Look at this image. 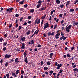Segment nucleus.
I'll return each instance as SVG.
<instances>
[{
  "label": "nucleus",
  "instance_id": "nucleus-1",
  "mask_svg": "<svg viewBox=\"0 0 78 78\" xmlns=\"http://www.w3.org/2000/svg\"><path fill=\"white\" fill-rule=\"evenodd\" d=\"M42 2H44V0L42 1V0H39L37 2L38 3L37 6V8H39L40 7V6H41V3H42Z\"/></svg>",
  "mask_w": 78,
  "mask_h": 78
},
{
  "label": "nucleus",
  "instance_id": "nucleus-2",
  "mask_svg": "<svg viewBox=\"0 0 78 78\" xmlns=\"http://www.w3.org/2000/svg\"><path fill=\"white\" fill-rule=\"evenodd\" d=\"M40 23V19L38 20V18H37V19H36V20H35V21L34 25H36V24H37V25H38Z\"/></svg>",
  "mask_w": 78,
  "mask_h": 78
},
{
  "label": "nucleus",
  "instance_id": "nucleus-3",
  "mask_svg": "<svg viewBox=\"0 0 78 78\" xmlns=\"http://www.w3.org/2000/svg\"><path fill=\"white\" fill-rule=\"evenodd\" d=\"M72 27V25H70L68 26V27H66V32H70V29H71V27Z\"/></svg>",
  "mask_w": 78,
  "mask_h": 78
},
{
  "label": "nucleus",
  "instance_id": "nucleus-4",
  "mask_svg": "<svg viewBox=\"0 0 78 78\" xmlns=\"http://www.w3.org/2000/svg\"><path fill=\"white\" fill-rule=\"evenodd\" d=\"M48 24V22L45 23V24L44 25H45V26L44 27V29H46V28H47L50 27V26H49V24Z\"/></svg>",
  "mask_w": 78,
  "mask_h": 78
},
{
  "label": "nucleus",
  "instance_id": "nucleus-5",
  "mask_svg": "<svg viewBox=\"0 0 78 78\" xmlns=\"http://www.w3.org/2000/svg\"><path fill=\"white\" fill-rule=\"evenodd\" d=\"M61 34V33H57L56 34H55V39H58L59 38V37H58Z\"/></svg>",
  "mask_w": 78,
  "mask_h": 78
},
{
  "label": "nucleus",
  "instance_id": "nucleus-6",
  "mask_svg": "<svg viewBox=\"0 0 78 78\" xmlns=\"http://www.w3.org/2000/svg\"><path fill=\"white\" fill-rule=\"evenodd\" d=\"M19 59H18V58H16L15 60V63L16 64H18V63L19 62Z\"/></svg>",
  "mask_w": 78,
  "mask_h": 78
},
{
  "label": "nucleus",
  "instance_id": "nucleus-7",
  "mask_svg": "<svg viewBox=\"0 0 78 78\" xmlns=\"http://www.w3.org/2000/svg\"><path fill=\"white\" fill-rule=\"evenodd\" d=\"M11 56V55L6 54L5 55V58H9Z\"/></svg>",
  "mask_w": 78,
  "mask_h": 78
},
{
  "label": "nucleus",
  "instance_id": "nucleus-8",
  "mask_svg": "<svg viewBox=\"0 0 78 78\" xmlns=\"http://www.w3.org/2000/svg\"><path fill=\"white\" fill-rule=\"evenodd\" d=\"M25 46V44L24 43H22V46L21 47V49H24L25 48L24 46Z\"/></svg>",
  "mask_w": 78,
  "mask_h": 78
},
{
  "label": "nucleus",
  "instance_id": "nucleus-9",
  "mask_svg": "<svg viewBox=\"0 0 78 78\" xmlns=\"http://www.w3.org/2000/svg\"><path fill=\"white\" fill-rule=\"evenodd\" d=\"M30 33H31V31L29 30H28V32H26L27 35H29L30 34Z\"/></svg>",
  "mask_w": 78,
  "mask_h": 78
},
{
  "label": "nucleus",
  "instance_id": "nucleus-10",
  "mask_svg": "<svg viewBox=\"0 0 78 78\" xmlns=\"http://www.w3.org/2000/svg\"><path fill=\"white\" fill-rule=\"evenodd\" d=\"M7 44H8V42H5L3 43V46L5 47Z\"/></svg>",
  "mask_w": 78,
  "mask_h": 78
},
{
  "label": "nucleus",
  "instance_id": "nucleus-11",
  "mask_svg": "<svg viewBox=\"0 0 78 78\" xmlns=\"http://www.w3.org/2000/svg\"><path fill=\"white\" fill-rule=\"evenodd\" d=\"M56 3L57 4H60L61 3V2L59 0H56Z\"/></svg>",
  "mask_w": 78,
  "mask_h": 78
},
{
  "label": "nucleus",
  "instance_id": "nucleus-12",
  "mask_svg": "<svg viewBox=\"0 0 78 78\" xmlns=\"http://www.w3.org/2000/svg\"><path fill=\"white\" fill-rule=\"evenodd\" d=\"M24 57L25 58L27 56V51H26L24 52Z\"/></svg>",
  "mask_w": 78,
  "mask_h": 78
},
{
  "label": "nucleus",
  "instance_id": "nucleus-13",
  "mask_svg": "<svg viewBox=\"0 0 78 78\" xmlns=\"http://www.w3.org/2000/svg\"><path fill=\"white\" fill-rule=\"evenodd\" d=\"M39 30H37V32H36V31H35V32H34V33L33 34L34 35H37V34H38V33L39 32Z\"/></svg>",
  "mask_w": 78,
  "mask_h": 78
},
{
  "label": "nucleus",
  "instance_id": "nucleus-14",
  "mask_svg": "<svg viewBox=\"0 0 78 78\" xmlns=\"http://www.w3.org/2000/svg\"><path fill=\"white\" fill-rule=\"evenodd\" d=\"M24 62H26V63H28V60H27V57H26L24 59Z\"/></svg>",
  "mask_w": 78,
  "mask_h": 78
},
{
  "label": "nucleus",
  "instance_id": "nucleus-15",
  "mask_svg": "<svg viewBox=\"0 0 78 78\" xmlns=\"http://www.w3.org/2000/svg\"><path fill=\"white\" fill-rule=\"evenodd\" d=\"M53 55V53H51L50 55V58H51L52 57Z\"/></svg>",
  "mask_w": 78,
  "mask_h": 78
},
{
  "label": "nucleus",
  "instance_id": "nucleus-16",
  "mask_svg": "<svg viewBox=\"0 0 78 78\" xmlns=\"http://www.w3.org/2000/svg\"><path fill=\"white\" fill-rule=\"evenodd\" d=\"M62 66V65L61 64H58V65H57V66L58 67H61Z\"/></svg>",
  "mask_w": 78,
  "mask_h": 78
},
{
  "label": "nucleus",
  "instance_id": "nucleus-17",
  "mask_svg": "<svg viewBox=\"0 0 78 78\" xmlns=\"http://www.w3.org/2000/svg\"><path fill=\"white\" fill-rule=\"evenodd\" d=\"M21 40H22V41H24L25 40V37H23L21 38Z\"/></svg>",
  "mask_w": 78,
  "mask_h": 78
},
{
  "label": "nucleus",
  "instance_id": "nucleus-18",
  "mask_svg": "<svg viewBox=\"0 0 78 78\" xmlns=\"http://www.w3.org/2000/svg\"><path fill=\"white\" fill-rule=\"evenodd\" d=\"M23 3H24V1H23L20 2V5H23Z\"/></svg>",
  "mask_w": 78,
  "mask_h": 78
},
{
  "label": "nucleus",
  "instance_id": "nucleus-19",
  "mask_svg": "<svg viewBox=\"0 0 78 78\" xmlns=\"http://www.w3.org/2000/svg\"><path fill=\"white\" fill-rule=\"evenodd\" d=\"M47 9L46 7H43V8H41V10H45Z\"/></svg>",
  "mask_w": 78,
  "mask_h": 78
},
{
  "label": "nucleus",
  "instance_id": "nucleus-20",
  "mask_svg": "<svg viewBox=\"0 0 78 78\" xmlns=\"http://www.w3.org/2000/svg\"><path fill=\"white\" fill-rule=\"evenodd\" d=\"M49 73L50 75H51V74H52L53 73V71H49Z\"/></svg>",
  "mask_w": 78,
  "mask_h": 78
},
{
  "label": "nucleus",
  "instance_id": "nucleus-21",
  "mask_svg": "<svg viewBox=\"0 0 78 78\" xmlns=\"http://www.w3.org/2000/svg\"><path fill=\"white\" fill-rule=\"evenodd\" d=\"M56 10H53V11H51V15H52V14H53V12H55Z\"/></svg>",
  "mask_w": 78,
  "mask_h": 78
},
{
  "label": "nucleus",
  "instance_id": "nucleus-22",
  "mask_svg": "<svg viewBox=\"0 0 78 78\" xmlns=\"http://www.w3.org/2000/svg\"><path fill=\"white\" fill-rule=\"evenodd\" d=\"M48 69V67H44V70H47Z\"/></svg>",
  "mask_w": 78,
  "mask_h": 78
},
{
  "label": "nucleus",
  "instance_id": "nucleus-23",
  "mask_svg": "<svg viewBox=\"0 0 78 78\" xmlns=\"http://www.w3.org/2000/svg\"><path fill=\"white\" fill-rule=\"evenodd\" d=\"M21 74H23L24 73V71L23 70H21Z\"/></svg>",
  "mask_w": 78,
  "mask_h": 78
},
{
  "label": "nucleus",
  "instance_id": "nucleus-24",
  "mask_svg": "<svg viewBox=\"0 0 78 78\" xmlns=\"http://www.w3.org/2000/svg\"><path fill=\"white\" fill-rule=\"evenodd\" d=\"M14 9V8H10L9 9H7V10H13Z\"/></svg>",
  "mask_w": 78,
  "mask_h": 78
},
{
  "label": "nucleus",
  "instance_id": "nucleus-25",
  "mask_svg": "<svg viewBox=\"0 0 78 78\" xmlns=\"http://www.w3.org/2000/svg\"><path fill=\"white\" fill-rule=\"evenodd\" d=\"M57 27V24L55 25L54 27L53 28V29L55 30Z\"/></svg>",
  "mask_w": 78,
  "mask_h": 78
},
{
  "label": "nucleus",
  "instance_id": "nucleus-26",
  "mask_svg": "<svg viewBox=\"0 0 78 78\" xmlns=\"http://www.w3.org/2000/svg\"><path fill=\"white\" fill-rule=\"evenodd\" d=\"M46 16V14L45 16H43L42 17H41V19H42L45 18V17Z\"/></svg>",
  "mask_w": 78,
  "mask_h": 78
},
{
  "label": "nucleus",
  "instance_id": "nucleus-27",
  "mask_svg": "<svg viewBox=\"0 0 78 78\" xmlns=\"http://www.w3.org/2000/svg\"><path fill=\"white\" fill-rule=\"evenodd\" d=\"M19 73V70H18L16 71V75L18 74Z\"/></svg>",
  "mask_w": 78,
  "mask_h": 78
},
{
  "label": "nucleus",
  "instance_id": "nucleus-28",
  "mask_svg": "<svg viewBox=\"0 0 78 78\" xmlns=\"http://www.w3.org/2000/svg\"><path fill=\"white\" fill-rule=\"evenodd\" d=\"M51 63L49 61H48L47 62V65H48V66L50 65Z\"/></svg>",
  "mask_w": 78,
  "mask_h": 78
},
{
  "label": "nucleus",
  "instance_id": "nucleus-29",
  "mask_svg": "<svg viewBox=\"0 0 78 78\" xmlns=\"http://www.w3.org/2000/svg\"><path fill=\"white\" fill-rule=\"evenodd\" d=\"M10 75V74L8 73L6 74V77H7V78H9V75Z\"/></svg>",
  "mask_w": 78,
  "mask_h": 78
},
{
  "label": "nucleus",
  "instance_id": "nucleus-30",
  "mask_svg": "<svg viewBox=\"0 0 78 78\" xmlns=\"http://www.w3.org/2000/svg\"><path fill=\"white\" fill-rule=\"evenodd\" d=\"M12 10H6V12H9L10 13L11 12H12Z\"/></svg>",
  "mask_w": 78,
  "mask_h": 78
},
{
  "label": "nucleus",
  "instance_id": "nucleus-31",
  "mask_svg": "<svg viewBox=\"0 0 78 78\" xmlns=\"http://www.w3.org/2000/svg\"><path fill=\"white\" fill-rule=\"evenodd\" d=\"M3 51H5L6 50V48L5 47L3 48Z\"/></svg>",
  "mask_w": 78,
  "mask_h": 78
},
{
  "label": "nucleus",
  "instance_id": "nucleus-32",
  "mask_svg": "<svg viewBox=\"0 0 78 78\" xmlns=\"http://www.w3.org/2000/svg\"><path fill=\"white\" fill-rule=\"evenodd\" d=\"M23 17H21V18L20 20V22H22V20H23Z\"/></svg>",
  "mask_w": 78,
  "mask_h": 78
},
{
  "label": "nucleus",
  "instance_id": "nucleus-33",
  "mask_svg": "<svg viewBox=\"0 0 78 78\" xmlns=\"http://www.w3.org/2000/svg\"><path fill=\"white\" fill-rule=\"evenodd\" d=\"M74 25H78V22H76V23H73Z\"/></svg>",
  "mask_w": 78,
  "mask_h": 78
},
{
  "label": "nucleus",
  "instance_id": "nucleus-34",
  "mask_svg": "<svg viewBox=\"0 0 78 78\" xmlns=\"http://www.w3.org/2000/svg\"><path fill=\"white\" fill-rule=\"evenodd\" d=\"M43 35L44 36V37H46V36H47V35H46L45 33H44L43 34Z\"/></svg>",
  "mask_w": 78,
  "mask_h": 78
},
{
  "label": "nucleus",
  "instance_id": "nucleus-35",
  "mask_svg": "<svg viewBox=\"0 0 78 78\" xmlns=\"http://www.w3.org/2000/svg\"><path fill=\"white\" fill-rule=\"evenodd\" d=\"M47 34L48 35V36H50L51 34V32H48V34Z\"/></svg>",
  "mask_w": 78,
  "mask_h": 78
},
{
  "label": "nucleus",
  "instance_id": "nucleus-36",
  "mask_svg": "<svg viewBox=\"0 0 78 78\" xmlns=\"http://www.w3.org/2000/svg\"><path fill=\"white\" fill-rule=\"evenodd\" d=\"M66 56H67V57H68L69 58H70V57H71V56H70V55H69V54H67L66 55Z\"/></svg>",
  "mask_w": 78,
  "mask_h": 78
},
{
  "label": "nucleus",
  "instance_id": "nucleus-37",
  "mask_svg": "<svg viewBox=\"0 0 78 78\" xmlns=\"http://www.w3.org/2000/svg\"><path fill=\"white\" fill-rule=\"evenodd\" d=\"M43 22H44V21L42 20V21H41V24H40L41 27V26H42V24H43Z\"/></svg>",
  "mask_w": 78,
  "mask_h": 78
},
{
  "label": "nucleus",
  "instance_id": "nucleus-38",
  "mask_svg": "<svg viewBox=\"0 0 78 78\" xmlns=\"http://www.w3.org/2000/svg\"><path fill=\"white\" fill-rule=\"evenodd\" d=\"M21 28V26H19V27H18V30H20Z\"/></svg>",
  "mask_w": 78,
  "mask_h": 78
},
{
  "label": "nucleus",
  "instance_id": "nucleus-39",
  "mask_svg": "<svg viewBox=\"0 0 78 78\" xmlns=\"http://www.w3.org/2000/svg\"><path fill=\"white\" fill-rule=\"evenodd\" d=\"M19 16V15H18V14H16L15 15V16L16 17H18V16Z\"/></svg>",
  "mask_w": 78,
  "mask_h": 78
},
{
  "label": "nucleus",
  "instance_id": "nucleus-40",
  "mask_svg": "<svg viewBox=\"0 0 78 78\" xmlns=\"http://www.w3.org/2000/svg\"><path fill=\"white\" fill-rule=\"evenodd\" d=\"M67 50H68V48L67 47H65V48H64V50L65 51H67Z\"/></svg>",
  "mask_w": 78,
  "mask_h": 78
},
{
  "label": "nucleus",
  "instance_id": "nucleus-41",
  "mask_svg": "<svg viewBox=\"0 0 78 78\" xmlns=\"http://www.w3.org/2000/svg\"><path fill=\"white\" fill-rule=\"evenodd\" d=\"M28 18L29 19H30L32 18V16H29L28 17Z\"/></svg>",
  "mask_w": 78,
  "mask_h": 78
},
{
  "label": "nucleus",
  "instance_id": "nucleus-42",
  "mask_svg": "<svg viewBox=\"0 0 78 78\" xmlns=\"http://www.w3.org/2000/svg\"><path fill=\"white\" fill-rule=\"evenodd\" d=\"M64 35V34L63 33V32H61V36H63Z\"/></svg>",
  "mask_w": 78,
  "mask_h": 78
},
{
  "label": "nucleus",
  "instance_id": "nucleus-43",
  "mask_svg": "<svg viewBox=\"0 0 78 78\" xmlns=\"http://www.w3.org/2000/svg\"><path fill=\"white\" fill-rule=\"evenodd\" d=\"M67 37H63V40H66V39H67Z\"/></svg>",
  "mask_w": 78,
  "mask_h": 78
},
{
  "label": "nucleus",
  "instance_id": "nucleus-44",
  "mask_svg": "<svg viewBox=\"0 0 78 78\" xmlns=\"http://www.w3.org/2000/svg\"><path fill=\"white\" fill-rule=\"evenodd\" d=\"M8 62H6V64H5V66H6V67H8Z\"/></svg>",
  "mask_w": 78,
  "mask_h": 78
},
{
  "label": "nucleus",
  "instance_id": "nucleus-45",
  "mask_svg": "<svg viewBox=\"0 0 78 78\" xmlns=\"http://www.w3.org/2000/svg\"><path fill=\"white\" fill-rule=\"evenodd\" d=\"M60 7L61 8H63L64 7V5L62 4L61 5H60Z\"/></svg>",
  "mask_w": 78,
  "mask_h": 78
},
{
  "label": "nucleus",
  "instance_id": "nucleus-46",
  "mask_svg": "<svg viewBox=\"0 0 78 78\" xmlns=\"http://www.w3.org/2000/svg\"><path fill=\"white\" fill-rule=\"evenodd\" d=\"M74 48H75L74 47V46L72 47V48H71L72 50H73L74 49Z\"/></svg>",
  "mask_w": 78,
  "mask_h": 78
},
{
  "label": "nucleus",
  "instance_id": "nucleus-47",
  "mask_svg": "<svg viewBox=\"0 0 78 78\" xmlns=\"http://www.w3.org/2000/svg\"><path fill=\"white\" fill-rule=\"evenodd\" d=\"M33 41V40L31 41V43H32V45H33V44H34V41Z\"/></svg>",
  "mask_w": 78,
  "mask_h": 78
},
{
  "label": "nucleus",
  "instance_id": "nucleus-48",
  "mask_svg": "<svg viewBox=\"0 0 78 78\" xmlns=\"http://www.w3.org/2000/svg\"><path fill=\"white\" fill-rule=\"evenodd\" d=\"M45 73L46 75H48V72H46Z\"/></svg>",
  "mask_w": 78,
  "mask_h": 78
},
{
  "label": "nucleus",
  "instance_id": "nucleus-49",
  "mask_svg": "<svg viewBox=\"0 0 78 78\" xmlns=\"http://www.w3.org/2000/svg\"><path fill=\"white\" fill-rule=\"evenodd\" d=\"M24 6L25 8H27V7H28V5H27V4H25L24 5Z\"/></svg>",
  "mask_w": 78,
  "mask_h": 78
},
{
  "label": "nucleus",
  "instance_id": "nucleus-50",
  "mask_svg": "<svg viewBox=\"0 0 78 78\" xmlns=\"http://www.w3.org/2000/svg\"><path fill=\"white\" fill-rule=\"evenodd\" d=\"M16 51H17L18 52H19V51H20V49H17V50H16Z\"/></svg>",
  "mask_w": 78,
  "mask_h": 78
},
{
  "label": "nucleus",
  "instance_id": "nucleus-51",
  "mask_svg": "<svg viewBox=\"0 0 78 78\" xmlns=\"http://www.w3.org/2000/svg\"><path fill=\"white\" fill-rule=\"evenodd\" d=\"M2 40H3V38H0V42H2Z\"/></svg>",
  "mask_w": 78,
  "mask_h": 78
},
{
  "label": "nucleus",
  "instance_id": "nucleus-52",
  "mask_svg": "<svg viewBox=\"0 0 78 78\" xmlns=\"http://www.w3.org/2000/svg\"><path fill=\"white\" fill-rule=\"evenodd\" d=\"M27 24V23L26 22L24 23V24H23V25L25 26V25H26Z\"/></svg>",
  "mask_w": 78,
  "mask_h": 78
},
{
  "label": "nucleus",
  "instance_id": "nucleus-53",
  "mask_svg": "<svg viewBox=\"0 0 78 78\" xmlns=\"http://www.w3.org/2000/svg\"><path fill=\"white\" fill-rule=\"evenodd\" d=\"M2 62H3V60H2V59L0 61V63H1V64H2Z\"/></svg>",
  "mask_w": 78,
  "mask_h": 78
},
{
  "label": "nucleus",
  "instance_id": "nucleus-54",
  "mask_svg": "<svg viewBox=\"0 0 78 78\" xmlns=\"http://www.w3.org/2000/svg\"><path fill=\"white\" fill-rule=\"evenodd\" d=\"M77 70H78V69L77 68H75L74 69H73V70L74 71H76Z\"/></svg>",
  "mask_w": 78,
  "mask_h": 78
},
{
  "label": "nucleus",
  "instance_id": "nucleus-55",
  "mask_svg": "<svg viewBox=\"0 0 78 78\" xmlns=\"http://www.w3.org/2000/svg\"><path fill=\"white\" fill-rule=\"evenodd\" d=\"M62 72H63V70L61 69V70H60V71H59V73H61Z\"/></svg>",
  "mask_w": 78,
  "mask_h": 78
},
{
  "label": "nucleus",
  "instance_id": "nucleus-56",
  "mask_svg": "<svg viewBox=\"0 0 78 78\" xmlns=\"http://www.w3.org/2000/svg\"><path fill=\"white\" fill-rule=\"evenodd\" d=\"M76 66H77L76 65H74V66H73V68H75L76 67Z\"/></svg>",
  "mask_w": 78,
  "mask_h": 78
},
{
  "label": "nucleus",
  "instance_id": "nucleus-57",
  "mask_svg": "<svg viewBox=\"0 0 78 78\" xmlns=\"http://www.w3.org/2000/svg\"><path fill=\"white\" fill-rule=\"evenodd\" d=\"M63 22H64V21H63V20H62V21H61V24H63Z\"/></svg>",
  "mask_w": 78,
  "mask_h": 78
},
{
  "label": "nucleus",
  "instance_id": "nucleus-58",
  "mask_svg": "<svg viewBox=\"0 0 78 78\" xmlns=\"http://www.w3.org/2000/svg\"><path fill=\"white\" fill-rule=\"evenodd\" d=\"M11 74H12V75L13 76L15 75V73H14L13 72Z\"/></svg>",
  "mask_w": 78,
  "mask_h": 78
},
{
  "label": "nucleus",
  "instance_id": "nucleus-59",
  "mask_svg": "<svg viewBox=\"0 0 78 78\" xmlns=\"http://www.w3.org/2000/svg\"><path fill=\"white\" fill-rule=\"evenodd\" d=\"M18 24H16V25L15 26L16 28H17V27H18Z\"/></svg>",
  "mask_w": 78,
  "mask_h": 78
},
{
  "label": "nucleus",
  "instance_id": "nucleus-60",
  "mask_svg": "<svg viewBox=\"0 0 78 78\" xmlns=\"http://www.w3.org/2000/svg\"><path fill=\"white\" fill-rule=\"evenodd\" d=\"M18 22V20H16L15 24H17V23Z\"/></svg>",
  "mask_w": 78,
  "mask_h": 78
},
{
  "label": "nucleus",
  "instance_id": "nucleus-61",
  "mask_svg": "<svg viewBox=\"0 0 78 78\" xmlns=\"http://www.w3.org/2000/svg\"><path fill=\"white\" fill-rule=\"evenodd\" d=\"M34 12V10H30V12H31L32 13H33Z\"/></svg>",
  "mask_w": 78,
  "mask_h": 78
},
{
  "label": "nucleus",
  "instance_id": "nucleus-62",
  "mask_svg": "<svg viewBox=\"0 0 78 78\" xmlns=\"http://www.w3.org/2000/svg\"><path fill=\"white\" fill-rule=\"evenodd\" d=\"M78 2V0H76L75 2H74V4H76Z\"/></svg>",
  "mask_w": 78,
  "mask_h": 78
},
{
  "label": "nucleus",
  "instance_id": "nucleus-63",
  "mask_svg": "<svg viewBox=\"0 0 78 78\" xmlns=\"http://www.w3.org/2000/svg\"><path fill=\"white\" fill-rule=\"evenodd\" d=\"M63 37H61V38H60L59 39V40H62V39L63 40Z\"/></svg>",
  "mask_w": 78,
  "mask_h": 78
},
{
  "label": "nucleus",
  "instance_id": "nucleus-64",
  "mask_svg": "<svg viewBox=\"0 0 78 78\" xmlns=\"http://www.w3.org/2000/svg\"><path fill=\"white\" fill-rule=\"evenodd\" d=\"M62 14H59V17L62 18Z\"/></svg>",
  "mask_w": 78,
  "mask_h": 78
}]
</instances>
